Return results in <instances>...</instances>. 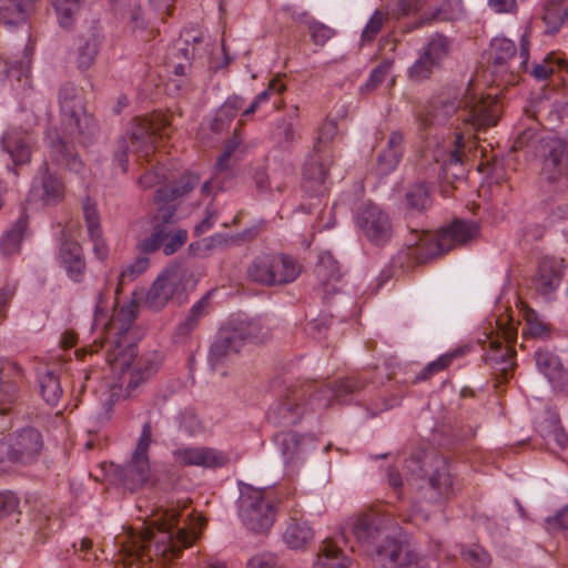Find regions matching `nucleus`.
Listing matches in <instances>:
<instances>
[{
	"instance_id": "1",
	"label": "nucleus",
	"mask_w": 568,
	"mask_h": 568,
	"mask_svg": "<svg viewBox=\"0 0 568 568\" xmlns=\"http://www.w3.org/2000/svg\"><path fill=\"white\" fill-rule=\"evenodd\" d=\"M499 112L500 106L495 98H477L468 94L459 101L437 99L418 115V122L422 130H429L436 124L456 125L459 131L456 133V145L449 153L448 162L460 164L464 139L478 138V133L496 125Z\"/></svg>"
},
{
	"instance_id": "2",
	"label": "nucleus",
	"mask_w": 568,
	"mask_h": 568,
	"mask_svg": "<svg viewBox=\"0 0 568 568\" xmlns=\"http://www.w3.org/2000/svg\"><path fill=\"white\" fill-rule=\"evenodd\" d=\"M197 530L179 527V514L166 510L156 532L146 529L142 534L130 531L121 541L120 557L125 566L156 560L166 564L178 558L183 548L192 546Z\"/></svg>"
},
{
	"instance_id": "3",
	"label": "nucleus",
	"mask_w": 568,
	"mask_h": 568,
	"mask_svg": "<svg viewBox=\"0 0 568 568\" xmlns=\"http://www.w3.org/2000/svg\"><path fill=\"white\" fill-rule=\"evenodd\" d=\"M363 376H349L335 382L307 381L288 389L267 413V418L283 426L296 424L305 413H320L334 403L346 402L345 397L365 386Z\"/></svg>"
},
{
	"instance_id": "4",
	"label": "nucleus",
	"mask_w": 568,
	"mask_h": 568,
	"mask_svg": "<svg viewBox=\"0 0 568 568\" xmlns=\"http://www.w3.org/2000/svg\"><path fill=\"white\" fill-rule=\"evenodd\" d=\"M475 223L455 220L450 225L432 232H414V239L407 242L405 250L398 252L396 258L402 263H424L425 261L447 253L457 245L468 242L475 236Z\"/></svg>"
},
{
	"instance_id": "5",
	"label": "nucleus",
	"mask_w": 568,
	"mask_h": 568,
	"mask_svg": "<svg viewBox=\"0 0 568 568\" xmlns=\"http://www.w3.org/2000/svg\"><path fill=\"white\" fill-rule=\"evenodd\" d=\"M170 124L169 116L160 112L135 119L128 135L120 136L115 143L113 156L121 171H128L130 150L139 158H148L154 150L156 136L166 135Z\"/></svg>"
},
{
	"instance_id": "6",
	"label": "nucleus",
	"mask_w": 568,
	"mask_h": 568,
	"mask_svg": "<svg viewBox=\"0 0 568 568\" xmlns=\"http://www.w3.org/2000/svg\"><path fill=\"white\" fill-rule=\"evenodd\" d=\"M58 100L64 131L82 143L90 142L98 133V123L85 109L82 89L67 82L60 87Z\"/></svg>"
},
{
	"instance_id": "7",
	"label": "nucleus",
	"mask_w": 568,
	"mask_h": 568,
	"mask_svg": "<svg viewBox=\"0 0 568 568\" xmlns=\"http://www.w3.org/2000/svg\"><path fill=\"white\" fill-rule=\"evenodd\" d=\"M276 496L272 488L244 485L240 490L239 517L254 532L267 531L276 518Z\"/></svg>"
},
{
	"instance_id": "8",
	"label": "nucleus",
	"mask_w": 568,
	"mask_h": 568,
	"mask_svg": "<svg viewBox=\"0 0 568 568\" xmlns=\"http://www.w3.org/2000/svg\"><path fill=\"white\" fill-rule=\"evenodd\" d=\"M44 447L42 434L34 427L14 432L0 440V470L7 466H31L39 462Z\"/></svg>"
},
{
	"instance_id": "9",
	"label": "nucleus",
	"mask_w": 568,
	"mask_h": 568,
	"mask_svg": "<svg viewBox=\"0 0 568 568\" xmlns=\"http://www.w3.org/2000/svg\"><path fill=\"white\" fill-rule=\"evenodd\" d=\"M302 266L291 255L283 253L261 254L247 267L248 277L256 283L274 286L294 282Z\"/></svg>"
},
{
	"instance_id": "10",
	"label": "nucleus",
	"mask_w": 568,
	"mask_h": 568,
	"mask_svg": "<svg viewBox=\"0 0 568 568\" xmlns=\"http://www.w3.org/2000/svg\"><path fill=\"white\" fill-rule=\"evenodd\" d=\"M192 281V272L179 264H173L159 274L146 293L144 303L155 312L165 307L169 301L186 292Z\"/></svg>"
},
{
	"instance_id": "11",
	"label": "nucleus",
	"mask_w": 568,
	"mask_h": 568,
	"mask_svg": "<svg viewBox=\"0 0 568 568\" xmlns=\"http://www.w3.org/2000/svg\"><path fill=\"white\" fill-rule=\"evenodd\" d=\"M153 443V427L150 420L142 425L140 436L130 462L121 469L120 478L131 491L142 487L151 476L149 450Z\"/></svg>"
},
{
	"instance_id": "12",
	"label": "nucleus",
	"mask_w": 568,
	"mask_h": 568,
	"mask_svg": "<svg viewBox=\"0 0 568 568\" xmlns=\"http://www.w3.org/2000/svg\"><path fill=\"white\" fill-rule=\"evenodd\" d=\"M450 40L439 33L433 34L426 45L418 51L415 62L408 68L407 75L414 82H422L430 78L450 52Z\"/></svg>"
},
{
	"instance_id": "13",
	"label": "nucleus",
	"mask_w": 568,
	"mask_h": 568,
	"mask_svg": "<svg viewBox=\"0 0 568 568\" xmlns=\"http://www.w3.org/2000/svg\"><path fill=\"white\" fill-rule=\"evenodd\" d=\"M519 52L515 43L507 38L496 37L491 40L490 47L495 65H507L511 73L525 72L529 60V32L526 30L519 41Z\"/></svg>"
},
{
	"instance_id": "14",
	"label": "nucleus",
	"mask_w": 568,
	"mask_h": 568,
	"mask_svg": "<svg viewBox=\"0 0 568 568\" xmlns=\"http://www.w3.org/2000/svg\"><path fill=\"white\" fill-rule=\"evenodd\" d=\"M356 224L365 237L376 246L385 245L393 234L389 216L374 204L359 209Z\"/></svg>"
},
{
	"instance_id": "15",
	"label": "nucleus",
	"mask_w": 568,
	"mask_h": 568,
	"mask_svg": "<svg viewBox=\"0 0 568 568\" xmlns=\"http://www.w3.org/2000/svg\"><path fill=\"white\" fill-rule=\"evenodd\" d=\"M64 197L62 181L49 170L48 162H43L33 179L27 202L43 206L57 205Z\"/></svg>"
},
{
	"instance_id": "16",
	"label": "nucleus",
	"mask_w": 568,
	"mask_h": 568,
	"mask_svg": "<svg viewBox=\"0 0 568 568\" xmlns=\"http://www.w3.org/2000/svg\"><path fill=\"white\" fill-rule=\"evenodd\" d=\"M540 142L545 151L541 175L549 182L560 178L568 180V144L558 138H547Z\"/></svg>"
},
{
	"instance_id": "17",
	"label": "nucleus",
	"mask_w": 568,
	"mask_h": 568,
	"mask_svg": "<svg viewBox=\"0 0 568 568\" xmlns=\"http://www.w3.org/2000/svg\"><path fill=\"white\" fill-rule=\"evenodd\" d=\"M352 530L359 542L375 548L390 532V521L378 513L368 511L354 520Z\"/></svg>"
},
{
	"instance_id": "18",
	"label": "nucleus",
	"mask_w": 568,
	"mask_h": 568,
	"mask_svg": "<svg viewBox=\"0 0 568 568\" xmlns=\"http://www.w3.org/2000/svg\"><path fill=\"white\" fill-rule=\"evenodd\" d=\"M175 463L182 466L220 468L227 465V454L211 447H184L173 452Z\"/></svg>"
},
{
	"instance_id": "19",
	"label": "nucleus",
	"mask_w": 568,
	"mask_h": 568,
	"mask_svg": "<svg viewBox=\"0 0 568 568\" xmlns=\"http://www.w3.org/2000/svg\"><path fill=\"white\" fill-rule=\"evenodd\" d=\"M417 552L407 542L390 537V532L373 549L374 560L383 568H400Z\"/></svg>"
},
{
	"instance_id": "20",
	"label": "nucleus",
	"mask_w": 568,
	"mask_h": 568,
	"mask_svg": "<svg viewBox=\"0 0 568 568\" xmlns=\"http://www.w3.org/2000/svg\"><path fill=\"white\" fill-rule=\"evenodd\" d=\"M422 477L438 497H447L453 491L454 478L450 466L443 456H434L420 466Z\"/></svg>"
},
{
	"instance_id": "21",
	"label": "nucleus",
	"mask_w": 568,
	"mask_h": 568,
	"mask_svg": "<svg viewBox=\"0 0 568 568\" xmlns=\"http://www.w3.org/2000/svg\"><path fill=\"white\" fill-rule=\"evenodd\" d=\"M328 161L320 153L317 146L308 156L303 169L302 187L310 196H320L325 193V180L328 172Z\"/></svg>"
},
{
	"instance_id": "22",
	"label": "nucleus",
	"mask_w": 568,
	"mask_h": 568,
	"mask_svg": "<svg viewBox=\"0 0 568 568\" xmlns=\"http://www.w3.org/2000/svg\"><path fill=\"white\" fill-rule=\"evenodd\" d=\"M105 343V361L114 374L121 376L130 367L138 355L133 338L109 337ZM104 347V344L101 345Z\"/></svg>"
},
{
	"instance_id": "23",
	"label": "nucleus",
	"mask_w": 568,
	"mask_h": 568,
	"mask_svg": "<svg viewBox=\"0 0 568 568\" xmlns=\"http://www.w3.org/2000/svg\"><path fill=\"white\" fill-rule=\"evenodd\" d=\"M516 331L513 328H507L504 331V337L506 339V344L504 345L499 341L490 342V352L486 356L487 363L495 371V373H499L503 379H507L510 375L511 371L515 367V355L516 351L509 345L513 341L516 339Z\"/></svg>"
},
{
	"instance_id": "24",
	"label": "nucleus",
	"mask_w": 568,
	"mask_h": 568,
	"mask_svg": "<svg viewBox=\"0 0 568 568\" xmlns=\"http://www.w3.org/2000/svg\"><path fill=\"white\" fill-rule=\"evenodd\" d=\"M103 42V34L98 22L93 21L88 30L78 37L77 65L81 70L90 69Z\"/></svg>"
},
{
	"instance_id": "25",
	"label": "nucleus",
	"mask_w": 568,
	"mask_h": 568,
	"mask_svg": "<svg viewBox=\"0 0 568 568\" xmlns=\"http://www.w3.org/2000/svg\"><path fill=\"white\" fill-rule=\"evenodd\" d=\"M565 265L562 260L544 257L539 262L538 272L535 277V285L538 292L544 295L555 292L562 280Z\"/></svg>"
},
{
	"instance_id": "26",
	"label": "nucleus",
	"mask_w": 568,
	"mask_h": 568,
	"mask_svg": "<svg viewBox=\"0 0 568 568\" xmlns=\"http://www.w3.org/2000/svg\"><path fill=\"white\" fill-rule=\"evenodd\" d=\"M59 261L68 276L80 283L85 273V261L81 245L75 241L63 240L60 246Z\"/></svg>"
},
{
	"instance_id": "27",
	"label": "nucleus",
	"mask_w": 568,
	"mask_h": 568,
	"mask_svg": "<svg viewBox=\"0 0 568 568\" xmlns=\"http://www.w3.org/2000/svg\"><path fill=\"white\" fill-rule=\"evenodd\" d=\"M139 314V304L135 301L120 307L108 323L101 324L106 328L109 337L131 338V331Z\"/></svg>"
},
{
	"instance_id": "28",
	"label": "nucleus",
	"mask_w": 568,
	"mask_h": 568,
	"mask_svg": "<svg viewBox=\"0 0 568 568\" xmlns=\"http://www.w3.org/2000/svg\"><path fill=\"white\" fill-rule=\"evenodd\" d=\"M404 153V135L400 131L389 134L386 148L377 155L376 166L381 175H387L399 164Z\"/></svg>"
},
{
	"instance_id": "29",
	"label": "nucleus",
	"mask_w": 568,
	"mask_h": 568,
	"mask_svg": "<svg viewBox=\"0 0 568 568\" xmlns=\"http://www.w3.org/2000/svg\"><path fill=\"white\" fill-rule=\"evenodd\" d=\"M161 365L160 355L156 353L148 354L138 359L133 369L130 372L126 383L128 396H134L135 390L148 379H150Z\"/></svg>"
},
{
	"instance_id": "30",
	"label": "nucleus",
	"mask_w": 568,
	"mask_h": 568,
	"mask_svg": "<svg viewBox=\"0 0 568 568\" xmlns=\"http://www.w3.org/2000/svg\"><path fill=\"white\" fill-rule=\"evenodd\" d=\"M1 146L14 165L29 162L31 156L30 136L18 131H8L1 139Z\"/></svg>"
},
{
	"instance_id": "31",
	"label": "nucleus",
	"mask_w": 568,
	"mask_h": 568,
	"mask_svg": "<svg viewBox=\"0 0 568 568\" xmlns=\"http://www.w3.org/2000/svg\"><path fill=\"white\" fill-rule=\"evenodd\" d=\"M50 159L61 169L80 173L83 164L73 145H69L61 138L51 140L49 143Z\"/></svg>"
},
{
	"instance_id": "32",
	"label": "nucleus",
	"mask_w": 568,
	"mask_h": 568,
	"mask_svg": "<svg viewBox=\"0 0 568 568\" xmlns=\"http://www.w3.org/2000/svg\"><path fill=\"white\" fill-rule=\"evenodd\" d=\"M227 328L234 333L233 336L241 347L246 342H263L268 336L267 328L258 318H237Z\"/></svg>"
},
{
	"instance_id": "33",
	"label": "nucleus",
	"mask_w": 568,
	"mask_h": 568,
	"mask_svg": "<svg viewBox=\"0 0 568 568\" xmlns=\"http://www.w3.org/2000/svg\"><path fill=\"white\" fill-rule=\"evenodd\" d=\"M83 214L87 223L88 234L93 243V251L99 260L103 261L106 258L109 250L102 237V230L100 225V216L97 206L85 200L83 203Z\"/></svg>"
},
{
	"instance_id": "34",
	"label": "nucleus",
	"mask_w": 568,
	"mask_h": 568,
	"mask_svg": "<svg viewBox=\"0 0 568 568\" xmlns=\"http://www.w3.org/2000/svg\"><path fill=\"white\" fill-rule=\"evenodd\" d=\"M233 334L227 326L219 331L210 348L209 359L212 366L215 367L224 363L229 357L240 352L241 346Z\"/></svg>"
},
{
	"instance_id": "35",
	"label": "nucleus",
	"mask_w": 568,
	"mask_h": 568,
	"mask_svg": "<svg viewBox=\"0 0 568 568\" xmlns=\"http://www.w3.org/2000/svg\"><path fill=\"white\" fill-rule=\"evenodd\" d=\"M200 183V178L195 174H184L172 184L160 187L154 201L155 203H172L178 199L185 196L194 190Z\"/></svg>"
},
{
	"instance_id": "36",
	"label": "nucleus",
	"mask_w": 568,
	"mask_h": 568,
	"mask_svg": "<svg viewBox=\"0 0 568 568\" xmlns=\"http://www.w3.org/2000/svg\"><path fill=\"white\" fill-rule=\"evenodd\" d=\"M277 438L286 463L303 459L313 444L311 438L294 432L283 433Z\"/></svg>"
},
{
	"instance_id": "37",
	"label": "nucleus",
	"mask_w": 568,
	"mask_h": 568,
	"mask_svg": "<svg viewBox=\"0 0 568 568\" xmlns=\"http://www.w3.org/2000/svg\"><path fill=\"white\" fill-rule=\"evenodd\" d=\"M546 34H556L568 26V0H548L541 17Z\"/></svg>"
},
{
	"instance_id": "38",
	"label": "nucleus",
	"mask_w": 568,
	"mask_h": 568,
	"mask_svg": "<svg viewBox=\"0 0 568 568\" xmlns=\"http://www.w3.org/2000/svg\"><path fill=\"white\" fill-rule=\"evenodd\" d=\"M349 559L333 539H325L317 552L313 568H348Z\"/></svg>"
},
{
	"instance_id": "39",
	"label": "nucleus",
	"mask_w": 568,
	"mask_h": 568,
	"mask_svg": "<svg viewBox=\"0 0 568 568\" xmlns=\"http://www.w3.org/2000/svg\"><path fill=\"white\" fill-rule=\"evenodd\" d=\"M36 1L37 0H0V16L6 22L11 24L23 22L34 10Z\"/></svg>"
},
{
	"instance_id": "40",
	"label": "nucleus",
	"mask_w": 568,
	"mask_h": 568,
	"mask_svg": "<svg viewBox=\"0 0 568 568\" xmlns=\"http://www.w3.org/2000/svg\"><path fill=\"white\" fill-rule=\"evenodd\" d=\"M244 104L245 99L243 97L237 94L229 97L217 110L211 129L214 132L223 131L241 110H245Z\"/></svg>"
},
{
	"instance_id": "41",
	"label": "nucleus",
	"mask_w": 568,
	"mask_h": 568,
	"mask_svg": "<svg viewBox=\"0 0 568 568\" xmlns=\"http://www.w3.org/2000/svg\"><path fill=\"white\" fill-rule=\"evenodd\" d=\"M546 413L548 417L544 422L538 423V432L544 438L552 439L560 448H566L568 445V435L560 425L558 414L551 409H547Z\"/></svg>"
},
{
	"instance_id": "42",
	"label": "nucleus",
	"mask_w": 568,
	"mask_h": 568,
	"mask_svg": "<svg viewBox=\"0 0 568 568\" xmlns=\"http://www.w3.org/2000/svg\"><path fill=\"white\" fill-rule=\"evenodd\" d=\"M313 537V529L306 521H291L284 532V540L292 549H304Z\"/></svg>"
},
{
	"instance_id": "43",
	"label": "nucleus",
	"mask_w": 568,
	"mask_h": 568,
	"mask_svg": "<svg viewBox=\"0 0 568 568\" xmlns=\"http://www.w3.org/2000/svg\"><path fill=\"white\" fill-rule=\"evenodd\" d=\"M28 226V217L21 215L17 222L3 234L0 241V250L3 255L10 256L20 250L22 236Z\"/></svg>"
},
{
	"instance_id": "44",
	"label": "nucleus",
	"mask_w": 568,
	"mask_h": 568,
	"mask_svg": "<svg viewBox=\"0 0 568 568\" xmlns=\"http://www.w3.org/2000/svg\"><path fill=\"white\" fill-rule=\"evenodd\" d=\"M40 394L50 406H57L62 396V387L59 377L52 371H44L38 374Z\"/></svg>"
},
{
	"instance_id": "45",
	"label": "nucleus",
	"mask_w": 568,
	"mask_h": 568,
	"mask_svg": "<svg viewBox=\"0 0 568 568\" xmlns=\"http://www.w3.org/2000/svg\"><path fill=\"white\" fill-rule=\"evenodd\" d=\"M10 369L13 372L14 381H2L0 384V415H7L11 410V404H16L19 399V382L18 378L22 377V369L17 365H11Z\"/></svg>"
},
{
	"instance_id": "46",
	"label": "nucleus",
	"mask_w": 568,
	"mask_h": 568,
	"mask_svg": "<svg viewBox=\"0 0 568 568\" xmlns=\"http://www.w3.org/2000/svg\"><path fill=\"white\" fill-rule=\"evenodd\" d=\"M187 39L185 41V47H174L168 57V67L171 69V72L175 75H184L186 71L191 67V60L195 57V49H189Z\"/></svg>"
},
{
	"instance_id": "47",
	"label": "nucleus",
	"mask_w": 568,
	"mask_h": 568,
	"mask_svg": "<svg viewBox=\"0 0 568 568\" xmlns=\"http://www.w3.org/2000/svg\"><path fill=\"white\" fill-rule=\"evenodd\" d=\"M453 20V10L449 0H444L437 7H429L423 14L413 23L412 30L422 28L435 22Z\"/></svg>"
},
{
	"instance_id": "48",
	"label": "nucleus",
	"mask_w": 568,
	"mask_h": 568,
	"mask_svg": "<svg viewBox=\"0 0 568 568\" xmlns=\"http://www.w3.org/2000/svg\"><path fill=\"white\" fill-rule=\"evenodd\" d=\"M51 3L55 10L59 26L70 30L80 10L81 0H51Z\"/></svg>"
},
{
	"instance_id": "49",
	"label": "nucleus",
	"mask_w": 568,
	"mask_h": 568,
	"mask_svg": "<svg viewBox=\"0 0 568 568\" xmlns=\"http://www.w3.org/2000/svg\"><path fill=\"white\" fill-rule=\"evenodd\" d=\"M408 209L423 212L432 205L429 187L426 183H417L412 185L405 195Z\"/></svg>"
},
{
	"instance_id": "50",
	"label": "nucleus",
	"mask_w": 568,
	"mask_h": 568,
	"mask_svg": "<svg viewBox=\"0 0 568 568\" xmlns=\"http://www.w3.org/2000/svg\"><path fill=\"white\" fill-rule=\"evenodd\" d=\"M316 275L325 283L337 281L341 277L338 262L329 252H323L318 256V263L315 267Z\"/></svg>"
},
{
	"instance_id": "51",
	"label": "nucleus",
	"mask_w": 568,
	"mask_h": 568,
	"mask_svg": "<svg viewBox=\"0 0 568 568\" xmlns=\"http://www.w3.org/2000/svg\"><path fill=\"white\" fill-rule=\"evenodd\" d=\"M536 365L548 381L562 367L559 357L550 351L536 352Z\"/></svg>"
},
{
	"instance_id": "52",
	"label": "nucleus",
	"mask_w": 568,
	"mask_h": 568,
	"mask_svg": "<svg viewBox=\"0 0 568 568\" xmlns=\"http://www.w3.org/2000/svg\"><path fill=\"white\" fill-rule=\"evenodd\" d=\"M276 496V510L282 507L286 510L291 517V521H300L298 516L301 510L298 509L297 503L293 499L294 490L287 487H281L274 489Z\"/></svg>"
},
{
	"instance_id": "53",
	"label": "nucleus",
	"mask_w": 568,
	"mask_h": 568,
	"mask_svg": "<svg viewBox=\"0 0 568 568\" xmlns=\"http://www.w3.org/2000/svg\"><path fill=\"white\" fill-rule=\"evenodd\" d=\"M276 496V510L282 507L286 510L291 517V521H300L298 516L301 510L298 509L297 503L293 499L294 490L287 487H281L274 489Z\"/></svg>"
},
{
	"instance_id": "54",
	"label": "nucleus",
	"mask_w": 568,
	"mask_h": 568,
	"mask_svg": "<svg viewBox=\"0 0 568 568\" xmlns=\"http://www.w3.org/2000/svg\"><path fill=\"white\" fill-rule=\"evenodd\" d=\"M272 138L281 148L287 149L296 140L294 123L287 119H282L273 130Z\"/></svg>"
},
{
	"instance_id": "55",
	"label": "nucleus",
	"mask_w": 568,
	"mask_h": 568,
	"mask_svg": "<svg viewBox=\"0 0 568 568\" xmlns=\"http://www.w3.org/2000/svg\"><path fill=\"white\" fill-rule=\"evenodd\" d=\"M460 355L459 351L450 352L439 356L434 362L427 364L424 369L416 376L415 382L426 381L430 378L433 375L444 371L447 368L454 358Z\"/></svg>"
},
{
	"instance_id": "56",
	"label": "nucleus",
	"mask_w": 568,
	"mask_h": 568,
	"mask_svg": "<svg viewBox=\"0 0 568 568\" xmlns=\"http://www.w3.org/2000/svg\"><path fill=\"white\" fill-rule=\"evenodd\" d=\"M168 236L169 233H165V230L153 227L151 234L138 243L136 248L142 254L154 253L163 247V243Z\"/></svg>"
},
{
	"instance_id": "57",
	"label": "nucleus",
	"mask_w": 568,
	"mask_h": 568,
	"mask_svg": "<svg viewBox=\"0 0 568 568\" xmlns=\"http://www.w3.org/2000/svg\"><path fill=\"white\" fill-rule=\"evenodd\" d=\"M285 90V84L280 79L271 80L266 90L260 92L251 104L242 112V116H248L253 114L260 105L266 103L270 100V94L272 92L281 93Z\"/></svg>"
},
{
	"instance_id": "58",
	"label": "nucleus",
	"mask_w": 568,
	"mask_h": 568,
	"mask_svg": "<svg viewBox=\"0 0 568 568\" xmlns=\"http://www.w3.org/2000/svg\"><path fill=\"white\" fill-rule=\"evenodd\" d=\"M150 266L148 256H139L131 264L125 266L119 275V284L123 285L126 282H132L142 275Z\"/></svg>"
},
{
	"instance_id": "59",
	"label": "nucleus",
	"mask_w": 568,
	"mask_h": 568,
	"mask_svg": "<svg viewBox=\"0 0 568 568\" xmlns=\"http://www.w3.org/2000/svg\"><path fill=\"white\" fill-rule=\"evenodd\" d=\"M525 320L528 326V333L531 336L545 337L550 334V325L546 323L536 311L528 308L525 312Z\"/></svg>"
},
{
	"instance_id": "60",
	"label": "nucleus",
	"mask_w": 568,
	"mask_h": 568,
	"mask_svg": "<svg viewBox=\"0 0 568 568\" xmlns=\"http://www.w3.org/2000/svg\"><path fill=\"white\" fill-rule=\"evenodd\" d=\"M159 209L158 213L154 217L155 224L153 227H161L165 230V233H169L170 226L175 223V215L178 205L172 203H158Z\"/></svg>"
},
{
	"instance_id": "61",
	"label": "nucleus",
	"mask_w": 568,
	"mask_h": 568,
	"mask_svg": "<svg viewBox=\"0 0 568 568\" xmlns=\"http://www.w3.org/2000/svg\"><path fill=\"white\" fill-rule=\"evenodd\" d=\"M462 556L474 568H488L491 564L490 555L479 546L464 550Z\"/></svg>"
},
{
	"instance_id": "62",
	"label": "nucleus",
	"mask_w": 568,
	"mask_h": 568,
	"mask_svg": "<svg viewBox=\"0 0 568 568\" xmlns=\"http://www.w3.org/2000/svg\"><path fill=\"white\" fill-rule=\"evenodd\" d=\"M393 62L389 60L383 61L376 68L372 70L366 83L362 87V90L371 91L376 89L383 83L386 77L390 73Z\"/></svg>"
},
{
	"instance_id": "63",
	"label": "nucleus",
	"mask_w": 568,
	"mask_h": 568,
	"mask_svg": "<svg viewBox=\"0 0 568 568\" xmlns=\"http://www.w3.org/2000/svg\"><path fill=\"white\" fill-rule=\"evenodd\" d=\"M384 22V13L379 10H375L362 32V42H372L382 30Z\"/></svg>"
},
{
	"instance_id": "64",
	"label": "nucleus",
	"mask_w": 568,
	"mask_h": 568,
	"mask_svg": "<svg viewBox=\"0 0 568 568\" xmlns=\"http://www.w3.org/2000/svg\"><path fill=\"white\" fill-rule=\"evenodd\" d=\"M246 568H278V558L272 552H261L248 559Z\"/></svg>"
}]
</instances>
